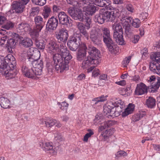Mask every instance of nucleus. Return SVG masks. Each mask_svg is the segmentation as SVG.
Here are the masks:
<instances>
[{"instance_id": "f257e3e1", "label": "nucleus", "mask_w": 160, "mask_h": 160, "mask_svg": "<svg viewBox=\"0 0 160 160\" xmlns=\"http://www.w3.org/2000/svg\"><path fill=\"white\" fill-rule=\"evenodd\" d=\"M87 49V47L84 43H81L77 53L78 60L79 61L84 60L82 64L83 69L88 68L92 65L97 66L101 62L99 51L92 46L88 47L89 55L85 58Z\"/></svg>"}, {"instance_id": "f03ea898", "label": "nucleus", "mask_w": 160, "mask_h": 160, "mask_svg": "<svg viewBox=\"0 0 160 160\" xmlns=\"http://www.w3.org/2000/svg\"><path fill=\"white\" fill-rule=\"evenodd\" d=\"M60 49L61 54L58 53L55 54L53 57L55 66V69L57 71H60L62 72L64 70L68 69V66L67 62L63 60V58L64 60L68 61L72 58V56L69 54V51L67 50L66 46H62Z\"/></svg>"}, {"instance_id": "7ed1b4c3", "label": "nucleus", "mask_w": 160, "mask_h": 160, "mask_svg": "<svg viewBox=\"0 0 160 160\" xmlns=\"http://www.w3.org/2000/svg\"><path fill=\"white\" fill-rule=\"evenodd\" d=\"M32 65L33 67L31 68L23 66L22 69L23 74L28 78H38L42 74L43 62L41 60L34 61L32 62Z\"/></svg>"}, {"instance_id": "20e7f679", "label": "nucleus", "mask_w": 160, "mask_h": 160, "mask_svg": "<svg viewBox=\"0 0 160 160\" xmlns=\"http://www.w3.org/2000/svg\"><path fill=\"white\" fill-rule=\"evenodd\" d=\"M118 9L112 8L109 11L102 9L99 14L95 16V20L101 24L103 23L105 21L112 22L114 21L119 14Z\"/></svg>"}, {"instance_id": "39448f33", "label": "nucleus", "mask_w": 160, "mask_h": 160, "mask_svg": "<svg viewBox=\"0 0 160 160\" xmlns=\"http://www.w3.org/2000/svg\"><path fill=\"white\" fill-rule=\"evenodd\" d=\"M122 103L120 99H116L115 101H111L104 107L103 112L105 115L112 117H118L120 114L121 110L119 106Z\"/></svg>"}, {"instance_id": "423d86ee", "label": "nucleus", "mask_w": 160, "mask_h": 160, "mask_svg": "<svg viewBox=\"0 0 160 160\" xmlns=\"http://www.w3.org/2000/svg\"><path fill=\"white\" fill-rule=\"evenodd\" d=\"M112 28L113 30V38L116 42L120 45L124 44L123 29L121 24L115 22L112 25Z\"/></svg>"}, {"instance_id": "0eeeda50", "label": "nucleus", "mask_w": 160, "mask_h": 160, "mask_svg": "<svg viewBox=\"0 0 160 160\" xmlns=\"http://www.w3.org/2000/svg\"><path fill=\"white\" fill-rule=\"evenodd\" d=\"M81 41L80 35L77 34H74L70 38L68 41L67 45L69 49L72 51H75L80 45Z\"/></svg>"}, {"instance_id": "6e6552de", "label": "nucleus", "mask_w": 160, "mask_h": 160, "mask_svg": "<svg viewBox=\"0 0 160 160\" xmlns=\"http://www.w3.org/2000/svg\"><path fill=\"white\" fill-rule=\"evenodd\" d=\"M65 46V44H61L60 45V47H59L58 45L55 41L51 40L49 41L47 45V48L48 52L51 53H52L53 56L56 54L58 53L59 55L61 54L60 49L62 46Z\"/></svg>"}, {"instance_id": "1a4fd4ad", "label": "nucleus", "mask_w": 160, "mask_h": 160, "mask_svg": "<svg viewBox=\"0 0 160 160\" xmlns=\"http://www.w3.org/2000/svg\"><path fill=\"white\" fill-rule=\"evenodd\" d=\"M68 12L74 19L78 20L80 21H83L84 16L81 9L70 8L68 10Z\"/></svg>"}, {"instance_id": "9d476101", "label": "nucleus", "mask_w": 160, "mask_h": 160, "mask_svg": "<svg viewBox=\"0 0 160 160\" xmlns=\"http://www.w3.org/2000/svg\"><path fill=\"white\" fill-rule=\"evenodd\" d=\"M29 0H16L12 4L13 8L17 13L22 12L25 8V5L29 2Z\"/></svg>"}, {"instance_id": "9b49d317", "label": "nucleus", "mask_w": 160, "mask_h": 160, "mask_svg": "<svg viewBox=\"0 0 160 160\" xmlns=\"http://www.w3.org/2000/svg\"><path fill=\"white\" fill-rule=\"evenodd\" d=\"M42 18L40 16H37L34 18V21L36 24V27L33 30L30 32L31 34L36 37L38 35L39 32L42 28Z\"/></svg>"}, {"instance_id": "f8f14e48", "label": "nucleus", "mask_w": 160, "mask_h": 160, "mask_svg": "<svg viewBox=\"0 0 160 160\" xmlns=\"http://www.w3.org/2000/svg\"><path fill=\"white\" fill-rule=\"evenodd\" d=\"M68 37V31L65 28H62L59 30L56 34V37L58 42H65Z\"/></svg>"}, {"instance_id": "ddd939ff", "label": "nucleus", "mask_w": 160, "mask_h": 160, "mask_svg": "<svg viewBox=\"0 0 160 160\" xmlns=\"http://www.w3.org/2000/svg\"><path fill=\"white\" fill-rule=\"evenodd\" d=\"M93 3H95V2H93L90 3H88V4H85L86 5L83 7V10L86 13L89 15H92L98 9L97 7L93 4Z\"/></svg>"}, {"instance_id": "4468645a", "label": "nucleus", "mask_w": 160, "mask_h": 160, "mask_svg": "<svg viewBox=\"0 0 160 160\" xmlns=\"http://www.w3.org/2000/svg\"><path fill=\"white\" fill-rule=\"evenodd\" d=\"M148 92L147 86L142 83L137 84L135 90V94L138 95H141L146 93Z\"/></svg>"}, {"instance_id": "2eb2a0df", "label": "nucleus", "mask_w": 160, "mask_h": 160, "mask_svg": "<svg viewBox=\"0 0 160 160\" xmlns=\"http://www.w3.org/2000/svg\"><path fill=\"white\" fill-rule=\"evenodd\" d=\"M8 68L6 70L3 71L2 73L7 79H11L15 78L17 74L16 69L13 68L9 69Z\"/></svg>"}, {"instance_id": "dca6fc26", "label": "nucleus", "mask_w": 160, "mask_h": 160, "mask_svg": "<svg viewBox=\"0 0 160 160\" xmlns=\"http://www.w3.org/2000/svg\"><path fill=\"white\" fill-rule=\"evenodd\" d=\"M58 24V19L54 17H52L48 20L47 27L48 28L49 30H54L56 29Z\"/></svg>"}, {"instance_id": "f3484780", "label": "nucleus", "mask_w": 160, "mask_h": 160, "mask_svg": "<svg viewBox=\"0 0 160 160\" xmlns=\"http://www.w3.org/2000/svg\"><path fill=\"white\" fill-rule=\"evenodd\" d=\"M104 42L108 49L109 51L112 53L115 54L117 53V47L113 43L112 39Z\"/></svg>"}, {"instance_id": "a211bd4d", "label": "nucleus", "mask_w": 160, "mask_h": 160, "mask_svg": "<svg viewBox=\"0 0 160 160\" xmlns=\"http://www.w3.org/2000/svg\"><path fill=\"white\" fill-rule=\"evenodd\" d=\"M99 31L98 29H93L91 31L90 38L94 42L97 43L99 41Z\"/></svg>"}, {"instance_id": "6ab92c4d", "label": "nucleus", "mask_w": 160, "mask_h": 160, "mask_svg": "<svg viewBox=\"0 0 160 160\" xmlns=\"http://www.w3.org/2000/svg\"><path fill=\"white\" fill-rule=\"evenodd\" d=\"M135 106L134 104L129 103L127 108L122 112V117H125L133 112Z\"/></svg>"}, {"instance_id": "aec40b11", "label": "nucleus", "mask_w": 160, "mask_h": 160, "mask_svg": "<svg viewBox=\"0 0 160 160\" xmlns=\"http://www.w3.org/2000/svg\"><path fill=\"white\" fill-rule=\"evenodd\" d=\"M60 22L62 24H67L69 23V18L64 12H60L58 15Z\"/></svg>"}, {"instance_id": "412c9836", "label": "nucleus", "mask_w": 160, "mask_h": 160, "mask_svg": "<svg viewBox=\"0 0 160 160\" xmlns=\"http://www.w3.org/2000/svg\"><path fill=\"white\" fill-rule=\"evenodd\" d=\"M156 80H157L156 83L152 85V88L154 89V91H156L160 86V78L157 77H155L154 76H152L149 77L148 81L150 82H152Z\"/></svg>"}, {"instance_id": "4be33fe9", "label": "nucleus", "mask_w": 160, "mask_h": 160, "mask_svg": "<svg viewBox=\"0 0 160 160\" xmlns=\"http://www.w3.org/2000/svg\"><path fill=\"white\" fill-rule=\"evenodd\" d=\"M20 44L25 47H30L32 45V42L29 38H20Z\"/></svg>"}, {"instance_id": "5701e85b", "label": "nucleus", "mask_w": 160, "mask_h": 160, "mask_svg": "<svg viewBox=\"0 0 160 160\" xmlns=\"http://www.w3.org/2000/svg\"><path fill=\"white\" fill-rule=\"evenodd\" d=\"M77 27L79 30L80 32L88 40L89 38V34L87 31L86 30L85 27L82 23L79 22L77 25Z\"/></svg>"}, {"instance_id": "b1692460", "label": "nucleus", "mask_w": 160, "mask_h": 160, "mask_svg": "<svg viewBox=\"0 0 160 160\" xmlns=\"http://www.w3.org/2000/svg\"><path fill=\"white\" fill-rule=\"evenodd\" d=\"M77 27L79 30L80 32L88 40L89 38V34L87 31L86 30L85 27L82 23L79 22L77 25Z\"/></svg>"}, {"instance_id": "393cba45", "label": "nucleus", "mask_w": 160, "mask_h": 160, "mask_svg": "<svg viewBox=\"0 0 160 160\" xmlns=\"http://www.w3.org/2000/svg\"><path fill=\"white\" fill-rule=\"evenodd\" d=\"M103 32V37L104 42H107V41L112 40L110 35V31L108 28H103L102 29Z\"/></svg>"}, {"instance_id": "a878e982", "label": "nucleus", "mask_w": 160, "mask_h": 160, "mask_svg": "<svg viewBox=\"0 0 160 160\" xmlns=\"http://www.w3.org/2000/svg\"><path fill=\"white\" fill-rule=\"evenodd\" d=\"M10 102L9 100L4 97L0 98V105L1 107L4 108H10Z\"/></svg>"}, {"instance_id": "bb28decb", "label": "nucleus", "mask_w": 160, "mask_h": 160, "mask_svg": "<svg viewBox=\"0 0 160 160\" xmlns=\"http://www.w3.org/2000/svg\"><path fill=\"white\" fill-rule=\"evenodd\" d=\"M18 29L20 32H22L30 31L31 28L29 25L27 23H21L19 24L18 27Z\"/></svg>"}, {"instance_id": "cd10ccee", "label": "nucleus", "mask_w": 160, "mask_h": 160, "mask_svg": "<svg viewBox=\"0 0 160 160\" xmlns=\"http://www.w3.org/2000/svg\"><path fill=\"white\" fill-rule=\"evenodd\" d=\"M150 69L153 72L160 75V65L158 64H154L153 63L150 64Z\"/></svg>"}, {"instance_id": "c85d7f7f", "label": "nucleus", "mask_w": 160, "mask_h": 160, "mask_svg": "<svg viewBox=\"0 0 160 160\" xmlns=\"http://www.w3.org/2000/svg\"><path fill=\"white\" fill-rule=\"evenodd\" d=\"M8 68V65L4 58L2 56H0V72L2 73Z\"/></svg>"}, {"instance_id": "c756f323", "label": "nucleus", "mask_w": 160, "mask_h": 160, "mask_svg": "<svg viewBox=\"0 0 160 160\" xmlns=\"http://www.w3.org/2000/svg\"><path fill=\"white\" fill-rule=\"evenodd\" d=\"M93 2H95V4L100 7L107 6V4L109 5L111 2L110 0H93Z\"/></svg>"}, {"instance_id": "7c9ffc66", "label": "nucleus", "mask_w": 160, "mask_h": 160, "mask_svg": "<svg viewBox=\"0 0 160 160\" xmlns=\"http://www.w3.org/2000/svg\"><path fill=\"white\" fill-rule=\"evenodd\" d=\"M146 104L148 108H153L155 106L156 100L153 98L149 97L146 99Z\"/></svg>"}, {"instance_id": "2f4dec72", "label": "nucleus", "mask_w": 160, "mask_h": 160, "mask_svg": "<svg viewBox=\"0 0 160 160\" xmlns=\"http://www.w3.org/2000/svg\"><path fill=\"white\" fill-rule=\"evenodd\" d=\"M4 59L7 65H12L15 63V59L11 54H8L4 58Z\"/></svg>"}, {"instance_id": "473e14b6", "label": "nucleus", "mask_w": 160, "mask_h": 160, "mask_svg": "<svg viewBox=\"0 0 160 160\" xmlns=\"http://www.w3.org/2000/svg\"><path fill=\"white\" fill-rule=\"evenodd\" d=\"M121 23L124 26L128 27L130 26V23H131L132 21V17H124L121 19Z\"/></svg>"}, {"instance_id": "72a5a7b5", "label": "nucleus", "mask_w": 160, "mask_h": 160, "mask_svg": "<svg viewBox=\"0 0 160 160\" xmlns=\"http://www.w3.org/2000/svg\"><path fill=\"white\" fill-rule=\"evenodd\" d=\"M94 66H92L90 68H88L87 72L89 73L92 71V76L95 77L98 76L100 74V71L98 68H95L94 69Z\"/></svg>"}, {"instance_id": "f704fd0d", "label": "nucleus", "mask_w": 160, "mask_h": 160, "mask_svg": "<svg viewBox=\"0 0 160 160\" xmlns=\"http://www.w3.org/2000/svg\"><path fill=\"white\" fill-rule=\"evenodd\" d=\"M150 57L153 60V63L155 62L157 63H160V51L152 54Z\"/></svg>"}, {"instance_id": "c9c22d12", "label": "nucleus", "mask_w": 160, "mask_h": 160, "mask_svg": "<svg viewBox=\"0 0 160 160\" xmlns=\"http://www.w3.org/2000/svg\"><path fill=\"white\" fill-rule=\"evenodd\" d=\"M131 93V90L128 88H122L119 90V93L125 97L129 96Z\"/></svg>"}, {"instance_id": "e433bc0d", "label": "nucleus", "mask_w": 160, "mask_h": 160, "mask_svg": "<svg viewBox=\"0 0 160 160\" xmlns=\"http://www.w3.org/2000/svg\"><path fill=\"white\" fill-rule=\"evenodd\" d=\"M108 97L107 95H102L100 97L94 98L92 100V101H94L95 102L94 104L96 105L99 102H102L106 101Z\"/></svg>"}, {"instance_id": "4c0bfd02", "label": "nucleus", "mask_w": 160, "mask_h": 160, "mask_svg": "<svg viewBox=\"0 0 160 160\" xmlns=\"http://www.w3.org/2000/svg\"><path fill=\"white\" fill-rule=\"evenodd\" d=\"M51 12V9L50 7L45 6L44 7L43 15L44 18H48L50 15Z\"/></svg>"}, {"instance_id": "58836bf2", "label": "nucleus", "mask_w": 160, "mask_h": 160, "mask_svg": "<svg viewBox=\"0 0 160 160\" xmlns=\"http://www.w3.org/2000/svg\"><path fill=\"white\" fill-rule=\"evenodd\" d=\"M141 22L139 19L138 18H136L133 19L132 18V21L131 24L132 26L135 28H138L140 26Z\"/></svg>"}, {"instance_id": "ea45409f", "label": "nucleus", "mask_w": 160, "mask_h": 160, "mask_svg": "<svg viewBox=\"0 0 160 160\" xmlns=\"http://www.w3.org/2000/svg\"><path fill=\"white\" fill-rule=\"evenodd\" d=\"M85 25L88 30L90 29L91 27L92 24V19L91 17H87L85 18Z\"/></svg>"}, {"instance_id": "a19ab883", "label": "nucleus", "mask_w": 160, "mask_h": 160, "mask_svg": "<svg viewBox=\"0 0 160 160\" xmlns=\"http://www.w3.org/2000/svg\"><path fill=\"white\" fill-rule=\"evenodd\" d=\"M57 121L55 119L48 120L45 122V125L47 127L49 128L56 124Z\"/></svg>"}, {"instance_id": "79ce46f5", "label": "nucleus", "mask_w": 160, "mask_h": 160, "mask_svg": "<svg viewBox=\"0 0 160 160\" xmlns=\"http://www.w3.org/2000/svg\"><path fill=\"white\" fill-rule=\"evenodd\" d=\"M36 46L40 49H43L45 48V43L43 40H40L36 42Z\"/></svg>"}, {"instance_id": "37998d69", "label": "nucleus", "mask_w": 160, "mask_h": 160, "mask_svg": "<svg viewBox=\"0 0 160 160\" xmlns=\"http://www.w3.org/2000/svg\"><path fill=\"white\" fill-rule=\"evenodd\" d=\"M115 155V158L118 159L119 158L126 156L127 155V153L124 151H118Z\"/></svg>"}, {"instance_id": "c03bdc74", "label": "nucleus", "mask_w": 160, "mask_h": 160, "mask_svg": "<svg viewBox=\"0 0 160 160\" xmlns=\"http://www.w3.org/2000/svg\"><path fill=\"white\" fill-rule=\"evenodd\" d=\"M58 105L59 106L60 108L62 110H66L67 111V108L69 106L68 103L65 101H64L62 103H59Z\"/></svg>"}, {"instance_id": "a18cd8bd", "label": "nucleus", "mask_w": 160, "mask_h": 160, "mask_svg": "<svg viewBox=\"0 0 160 160\" xmlns=\"http://www.w3.org/2000/svg\"><path fill=\"white\" fill-rule=\"evenodd\" d=\"M44 148L47 150H52L55 149L52 142H47L44 145Z\"/></svg>"}, {"instance_id": "49530a36", "label": "nucleus", "mask_w": 160, "mask_h": 160, "mask_svg": "<svg viewBox=\"0 0 160 160\" xmlns=\"http://www.w3.org/2000/svg\"><path fill=\"white\" fill-rule=\"evenodd\" d=\"M39 12L38 7L32 8L30 10V14L31 15L34 16L38 14Z\"/></svg>"}, {"instance_id": "de8ad7c7", "label": "nucleus", "mask_w": 160, "mask_h": 160, "mask_svg": "<svg viewBox=\"0 0 160 160\" xmlns=\"http://www.w3.org/2000/svg\"><path fill=\"white\" fill-rule=\"evenodd\" d=\"M16 42L15 40L13 38H10L8 39L6 45L7 47H10L11 48L13 47L15 45Z\"/></svg>"}, {"instance_id": "09e8293b", "label": "nucleus", "mask_w": 160, "mask_h": 160, "mask_svg": "<svg viewBox=\"0 0 160 160\" xmlns=\"http://www.w3.org/2000/svg\"><path fill=\"white\" fill-rule=\"evenodd\" d=\"M14 24L10 21L8 22L6 24L3 26L2 27L4 29L9 30L13 27Z\"/></svg>"}, {"instance_id": "8fccbe9b", "label": "nucleus", "mask_w": 160, "mask_h": 160, "mask_svg": "<svg viewBox=\"0 0 160 160\" xmlns=\"http://www.w3.org/2000/svg\"><path fill=\"white\" fill-rule=\"evenodd\" d=\"M32 1L36 4L41 6L44 5L46 3V0H32Z\"/></svg>"}, {"instance_id": "3c124183", "label": "nucleus", "mask_w": 160, "mask_h": 160, "mask_svg": "<svg viewBox=\"0 0 160 160\" xmlns=\"http://www.w3.org/2000/svg\"><path fill=\"white\" fill-rule=\"evenodd\" d=\"M131 58V56H129L125 58L122 62V64L124 67H126L128 64Z\"/></svg>"}, {"instance_id": "603ef678", "label": "nucleus", "mask_w": 160, "mask_h": 160, "mask_svg": "<svg viewBox=\"0 0 160 160\" xmlns=\"http://www.w3.org/2000/svg\"><path fill=\"white\" fill-rule=\"evenodd\" d=\"M103 122L104 125H105L106 128H108L110 127H111L114 125L115 123V121L112 120L104 122Z\"/></svg>"}, {"instance_id": "864d4df0", "label": "nucleus", "mask_w": 160, "mask_h": 160, "mask_svg": "<svg viewBox=\"0 0 160 160\" xmlns=\"http://www.w3.org/2000/svg\"><path fill=\"white\" fill-rule=\"evenodd\" d=\"M55 139L58 141L60 142L63 140V138L62 135L58 133L54 134Z\"/></svg>"}, {"instance_id": "5fc2aeb1", "label": "nucleus", "mask_w": 160, "mask_h": 160, "mask_svg": "<svg viewBox=\"0 0 160 160\" xmlns=\"http://www.w3.org/2000/svg\"><path fill=\"white\" fill-rule=\"evenodd\" d=\"M126 8L128 11L132 12H133L135 10L133 6L130 3L126 5Z\"/></svg>"}, {"instance_id": "6e6d98bb", "label": "nucleus", "mask_w": 160, "mask_h": 160, "mask_svg": "<svg viewBox=\"0 0 160 160\" xmlns=\"http://www.w3.org/2000/svg\"><path fill=\"white\" fill-rule=\"evenodd\" d=\"M6 20V17L4 14H0V24H3Z\"/></svg>"}, {"instance_id": "4d7b16f0", "label": "nucleus", "mask_w": 160, "mask_h": 160, "mask_svg": "<svg viewBox=\"0 0 160 160\" xmlns=\"http://www.w3.org/2000/svg\"><path fill=\"white\" fill-rule=\"evenodd\" d=\"M141 53L142 55V58H145L148 56V50L146 48L142 49L141 51Z\"/></svg>"}, {"instance_id": "13d9d810", "label": "nucleus", "mask_w": 160, "mask_h": 160, "mask_svg": "<svg viewBox=\"0 0 160 160\" xmlns=\"http://www.w3.org/2000/svg\"><path fill=\"white\" fill-rule=\"evenodd\" d=\"M34 48H33L31 47L28 49L27 51V54L29 57L32 56L34 53Z\"/></svg>"}, {"instance_id": "bf43d9fd", "label": "nucleus", "mask_w": 160, "mask_h": 160, "mask_svg": "<svg viewBox=\"0 0 160 160\" xmlns=\"http://www.w3.org/2000/svg\"><path fill=\"white\" fill-rule=\"evenodd\" d=\"M140 119V116H139L138 113L134 114L133 115L132 117V120L133 122H137Z\"/></svg>"}, {"instance_id": "052dcab7", "label": "nucleus", "mask_w": 160, "mask_h": 160, "mask_svg": "<svg viewBox=\"0 0 160 160\" xmlns=\"http://www.w3.org/2000/svg\"><path fill=\"white\" fill-rule=\"evenodd\" d=\"M115 83L118 85L124 86L126 85V82L125 80H123L119 81L116 82H115Z\"/></svg>"}, {"instance_id": "680f3d73", "label": "nucleus", "mask_w": 160, "mask_h": 160, "mask_svg": "<svg viewBox=\"0 0 160 160\" xmlns=\"http://www.w3.org/2000/svg\"><path fill=\"white\" fill-rule=\"evenodd\" d=\"M7 39L8 37L6 36H4L2 37L1 38L0 40V44L1 45H3L5 43L6 40H7Z\"/></svg>"}, {"instance_id": "e2e57ef3", "label": "nucleus", "mask_w": 160, "mask_h": 160, "mask_svg": "<svg viewBox=\"0 0 160 160\" xmlns=\"http://www.w3.org/2000/svg\"><path fill=\"white\" fill-rule=\"evenodd\" d=\"M52 10L54 12H57L60 10L59 7L54 5L52 7Z\"/></svg>"}, {"instance_id": "0e129e2a", "label": "nucleus", "mask_w": 160, "mask_h": 160, "mask_svg": "<svg viewBox=\"0 0 160 160\" xmlns=\"http://www.w3.org/2000/svg\"><path fill=\"white\" fill-rule=\"evenodd\" d=\"M106 128L105 125H104V122L102 123L101 126H99L98 128V131L100 132L104 129H105Z\"/></svg>"}, {"instance_id": "69168bd1", "label": "nucleus", "mask_w": 160, "mask_h": 160, "mask_svg": "<svg viewBox=\"0 0 160 160\" xmlns=\"http://www.w3.org/2000/svg\"><path fill=\"white\" fill-rule=\"evenodd\" d=\"M139 35H135L134 37V39L132 41L134 43H137L139 41Z\"/></svg>"}, {"instance_id": "338daca9", "label": "nucleus", "mask_w": 160, "mask_h": 160, "mask_svg": "<svg viewBox=\"0 0 160 160\" xmlns=\"http://www.w3.org/2000/svg\"><path fill=\"white\" fill-rule=\"evenodd\" d=\"M148 16V14L146 12H142L141 14L140 17H142V19L144 20L147 18Z\"/></svg>"}, {"instance_id": "774afa93", "label": "nucleus", "mask_w": 160, "mask_h": 160, "mask_svg": "<svg viewBox=\"0 0 160 160\" xmlns=\"http://www.w3.org/2000/svg\"><path fill=\"white\" fill-rule=\"evenodd\" d=\"M132 80L137 82H139L140 80L139 77L138 75H135L133 77Z\"/></svg>"}]
</instances>
